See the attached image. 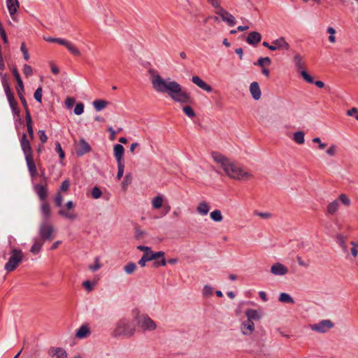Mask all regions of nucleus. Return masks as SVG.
Listing matches in <instances>:
<instances>
[{
  "label": "nucleus",
  "mask_w": 358,
  "mask_h": 358,
  "mask_svg": "<svg viewBox=\"0 0 358 358\" xmlns=\"http://www.w3.org/2000/svg\"><path fill=\"white\" fill-rule=\"evenodd\" d=\"M151 83L154 90L159 93H167L175 101L186 103L190 102L189 94L183 91L181 85L170 78L164 79L159 74L152 75Z\"/></svg>",
  "instance_id": "nucleus-1"
},
{
  "label": "nucleus",
  "mask_w": 358,
  "mask_h": 358,
  "mask_svg": "<svg viewBox=\"0 0 358 358\" xmlns=\"http://www.w3.org/2000/svg\"><path fill=\"white\" fill-rule=\"evenodd\" d=\"M213 160L223 169L226 176L231 179L245 180L252 178V174L243 166L234 162L230 159L218 152H213Z\"/></svg>",
  "instance_id": "nucleus-2"
},
{
  "label": "nucleus",
  "mask_w": 358,
  "mask_h": 358,
  "mask_svg": "<svg viewBox=\"0 0 358 358\" xmlns=\"http://www.w3.org/2000/svg\"><path fill=\"white\" fill-rule=\"evenodd\" d=\"M27 131L29 136L28 138L27 134L23 133L20 139V147L24 153V159L27 166L28 171L31 179H34L38 175L36 164L34 161L33 150L31 148L30 141L34 138V129L32 126L27 127Z\"/></svg>",
  "instance_id": "nucleus-3"
},
{
  "label": "nucleus",
  "mask_w": 358,
  "mask_h": 358,
  "mask_svg": "<svg viewBox=\"0 0 358 358\" xmlns=\"http://www.w3.org/2000/svg\"><path fill=\"white\" fill-rule=\"evenodd\" d=\"M55 228L48 221H43L38 227V237L33 238L34 243L30 248L32 254H38L46 241H51L55 238Z\"/></svg>",
  "instance_id": "nucleus-4"
},
{
  "label": "nucleus",
  "mask_w": 358,
  "mask_h": 358,
  "mask_svg": "<svg viewBox=\"0 0 358 358\" xmlns=\"http://www.w3.org/2000/svg\"><path fill=\"white\" fill-rule=\"evenodd\" d=\"M136 331L135 325L127 318H122L115 324L112 335L114 337H131Z\"/></svg>",
  "instance_id": "nucleus-5"
},
{
  "label": "nucleus",
  "mask_w": 358,
  "mask_h": 358,
  "mask_svg": "<svg viewBox=\"0 0 358 358\" xmlns=\"http://www.w3.org/2000/svg\"><path fill=\"white\" fill-rule=\"evenodd\" d=\"M24 254L21 250L12 248L8 261L5 264L4 268L7 272L14 271L22 262Z\"/></svg>",
  "instance_id": "nucleus-6"
},
{
  "label": "nucleus",
  "mask_w": 358,
  "mask_h": 358,
  "mask_svg": "<svg viewBox=\"0 0 358 358\" xmlns=\"http://www.w3.org/2000/svg\"><path fill=\"white\" fill-rule=\"evenodd\" d=\"M135 320L138 327L144 331H154L157 329L155 322L146 314L138 313L135 316Z\"/></svg>",
  "instance_id": "nucleus-7"
},
{
  "label": "nucleus",
  "mask_w": 358,
  "mask_h": 358,
  "mask_svg": "<svg viewBox=\"0 0 358 358\" xmlns=\"http://www.w3.org/2000/svg\"><path fill=\"white\" fill-rule=\"evenodd\" d=\"M44 40L47 42L50 43H57L59 45L65 46L68 50L75 56H80L81 55L80 51L71 42L60 38H53V37H44Z\"/></svg>",
  "instance_id": "nucleus-8"
},
{
  "label": "nucleus",
  "mask_w": 358,
  "mask_h": 358,
  "mask_svg": "<svg viewBox=\"0 0 358 358\" xmlns=\"http://www.w3.org/2000/svg\"><path fill=\"white\" fill-rule=\"evenodd\" d=\"M334 323L330 320H323L318 323L310 326L312 331L324 334L334 327Z\"/></svg>",
  "instance_id": "nucleus-9"
},
{
  "label": "nucleus",
  "mask_w": 358,
  "mask_h": 358,
  "mask_svg": "<svg viewBox=\"0 0 358 358\" xmlns=\"http://www.w3.org/2000/svg\"><path fill=\"white\" fill-rule=\"evenodd\" d=\"M215 13L218 15L222 20L226 22L228 26L233 27L236 24V21L234 16L222 6L215 10Z\"/></svg>",
  "instance_id": "nucleus-10"
},
{
  "label": "nucleus",
  "mask_w": 358,
  "mask_h": 358,
  "mask_svg": "<svg viewBox=\"0 0 358 358\" xmlns=\"http://www.w3.org/2000/svg\"><path fill=\"white\" fill-rule=\"evenodd\" d=\"M290 46L289 44L286 41L284 37H280L274 40L271 45V50L274 51L276 50H288Z\"/></svg>",
  "instance_id": "nucleus-11"
},
{
  "label": "nucleus",
  "mask_w": 358,
  "mask_h": 358,
  "mask_svg": "<svg viewBox=\"0 0 358 358\" xmlns=\"http://www.w3.org/2000/svg\"><path fill=\"white\" fill-rule=\"evenodd\" d=\"M48 354L50 357L54 358H68L66 351L60 347H50Z\"/></svg>",
  "instance_id": "nucleus-12"
},
{
  "label": "nucleus",
  "mask_w": 358,
  "mask_h": 358,
  "mask_svg": "<svg viewBox=\"0 0 358 358\" xmlns=\"http://www.w3.org/2000/svg\"><path fill=\"white\" fill-rule=\"evenodd\" d=\"M33 189L41 201H44L46 200V198L48 196V189L46 184H34L33 186Z\"/></svg>",
  "instance_id": "nucleus-13"
},
{
  "label": "nucleus",
  "mask_w": 358,
  "mask_h": 358,
  "mask_svg": "<svg viewBox=\"0 0 358 358\" xmlns=\"http://www.w3.org/2000/svg\"><path fill=\"white\" fill-rule=\"evenodd\" d=\"M271 272L275 275H284L287 273L288 269L282 264L277 262L271 266Z\"/></svg>",
  "instance_id": "nucleus-14"
},
{
  "label": "nucleus",
  "mask_w": 358,
  "mask_h": 358,
  "mask_svg": "<svg viewBox=\"0 0 358 358\" xmlns=\"http://www.w3.org/2000/svg\"><path fill=\"white\" fill-rule=\"evenodd\" d=\"M241 331L243 335L250 336L255 331L253 322L245 320L241 325Z\"/></svg>",
  "instance_id": "nucleus-15"
},
{
  "label": "nucleus",
  "mask_w": 358,
  "mask_h": 358,
  "mask_svg": "<svg viewBox=\"0 0 358 358\" xmlns=\"http://www.w3.org/2000/svg\"><path fill=\"white\" fill-rule=\"evenodd\" d=\"M335 240L345 254H348V238L341 234L336 235Z\"/></svg>",
  "instance_id": "nucleus-16"
},
{
  "label": "nucleus",
  "mask_w": 358,
  "mask_h": 358,
  "mask_svg": "<svg viewBox=\"0 0 358 358\" xmlns=\"http://www.w3.org/2000/svg\"><path fill=\"white\" fill-rule=\"evenodd\" d=\"M192 81L193 83L202 89L203 90L210 92L213 90L211 86L208 85L206 82H204L199 76H194L192 78Z\"/></svg>",
  "instance_id": "nucleus-17"
},
{
  "label": "nucleus",
  "mask_w": 358,
  "mask_h": 358,
  "mask_svg": "<svg viewBox=\"0 0 358 358\" xmlns=\"http://www.w3.org/2000/svg\"><path fill=\"white\" fill-rule=\"evenodd\" d=\"M114 157L117 163H124L123 156L124 154V148L120 144H115L113 147Z\"/></svg>",
  "instance_id": "nucleus-18"
},
{
  "label": "nucleus",
  "mask_w": 358,
  "mask_h": 358,
  "mask_svg": "<svg viewBox=\"0 0 358 358\" xmlns=\"http://www.w3.org/2000/svg\"><path fill=\"white\" fill-rule=\"evenodd\" d=\"M250 92L252 96V98L257 101L260 99L262 96V92L257 82H252L250 85Z\"/></svg>",
  "instance_id": "nucleus-19"
},
{
  "label": "nucleus",
  "mask_w": 358,
  "mask_h": 358,
  "mask_svg": "<svg viewBox=\"0 0 358 358\" xmlns=\"http://www.w3.org/2000/svg\"><path fill=\"white\" fill-rule=\"evenodd\" d=\"M6 96L7 97L9 106L12 110V112L15 116H19L20 115V110L17 109V103L15 100L14 95L13 92L7 93L6 94Z\"/></svg>",
  "instance_id": "nucleus-20"
},
{
  "label": "nucleus",
  "mask_w": 358,
  "mask_h": 358,
  "mask_svg": "<svg viewBox=\"0 0 358 358\" xmlns=\"http://www.w3.org/2000/svg\"><path fill=\"white\" fill-rule=\"evenodd\" d=\"M262 40L261 34L257 31H252L248 34L246 41L248 44L255 46Z\"/></svg>",
  "instance_id": "nucleus-21"
},
{
  "label": "nucleus",
  "mask_w": 358,
  "mask_h": 358,
  "mask_svg": "<svg viewBox=\"0 0 358 358\" xmlns=\"http://www.w3.org/2000/svg\"><path fill=\"white\" fill-rule=\"evenodd\" d=\"M78 146L79 148L77 150L76 153L79 156H83L91 150L90 144L84 138L80 140Z\"/></svg>",
  "instance_id": "nucleus-22"
},
{
  "label": "nucleus",
  "mask_w": 358,
  "mask_h": 358,
  "mask_svg": "<svg viewBox=\"0 0 358 358\" xmlns=\"http://www.w3.org/2000/svg\"><path fill=\"white\" fill-rule=\"evenodd\" d=\"M245 316L247 320L253 322L254 320H259L262 317V313L255 309H248L245 310Z\"/></svg>",
  "instance_id": "nucleus-23"
},
{
  "label": "nucleus",
  "mask_w": 358,
  "mask_h": 358,
  "mask_svg": "<svg viewBox=\"0 0 358 358\" xmlns=\"http://www.w3.org/2000/svg\"><path fill=\"white\" fill-rule=\"evenodd\" d=\"M6 6L8 8V12L14 19L13 16L16 13L17 8H19V2L17 0H6Z\"/></svg>",
  "instance_id": "nucleus-24"
},
{
  "label": "nucleus",
  "mask_w": 358,
  "mask_h": 358,
  "mask_svg": "<svg viewBox=\"0 0 358 358\" xmlns=\"http://www.w3.org/2000/svg\"><path fill=\"white\" fill-rule=\"evenodd\" d=\"M12 73L16 80V83H17V86L16 87L17 93H18V92H24V84L22 80L21 79L20 73L15 67L12 69Z\"/></svg>",
  "instance_id": "nucleus-25"
},
{
  "label": "nucleus",
  "mask_w": 358,
  "mask_h": 358,
  "mask_svg": "<svg viewBox=\"0 0 358 358\" xmlns=\"http://www.w3.org/2000/svg\"><path fill=\"white\" fill-rule=\"evenodd\" d=\"M40 209L44 218L43 221H48L51 215L50 205L45 201H42Z\"/></svg>",
  "instance_id": "nucleus-26"
},
{
  "label": "nucleus",
  "mask_w": 358,
  "mask_h": 358,
  "mask_svg": "<svg viewBox=\"0 0 358 358\" xmlns=\"http://www.w3.org/2000/svg\"><path fill=\"white\" fill-rule=\"evenodd\" d=\"M209 210L210 206L205 201L200 202L196 207L197 213L203 216L206 215Z\"/></svg>",
  "instance_id": "nucleus-27"
},
{
  "label": "nucleus",
  "mask_w": 358,
  "mask_h": 358,
  "mask_svg": "<svg viewBox=\"0 0 358 358\" xmlns=\"http://www.w3.org/2000/svg\"><path fill=\"white\" fill-rule=\"evenodd\" d=\"M339 208V201L338 200H334L329 203L327 207V213L329 215L335 214Z\"/></svg>",
  "instance_id": "nucleus-28"
},
{
  "label": "nucleus",
  "mask_w": 358,
  "mask_h": 358,
  "mask_svg": "<svg viewBox=\"0 0 358 358\" xmlns=\"http://www.w3.org/2000/svg\"><path fill=\"white\" fill-rule=\"evenodd\" d=\"M164 202V197L162 195H157L155 196L152 201V206L153 209L157 210L162 207Z\"/></svg>",
  "instance_id": "nucleus-29"
},
{
  "label": "nucleus",
  "mask_w": 358,
  "mask_h": 358,
  "mask_svg": "<svg viewBox=\"0 0 358 358\" xmlns=\"http://www.w3.org/2000/svg\"><path fill=\"white\" fill-rule=\"evenodd\" d=\"M90 334V329L86 325H82L77 329L76 336L79 338H86Z\"/></svg>",
  "instance_id": "nucleus-30"
},
{
  "label": "nucleus",
  "mask_w": 358,
  "mask_h": 358,
  "mask_svg": "<svg viewBox=\"0 0 358 358\" xmlns=\"http://www.w3.org/2000/svg\"><path fill=\"white\" fill-rule=\"evenodd\" d=\"M278 300L280 302L285 303H294V300L293 299V298L289 294L285 292L280 294Z\"/></svg>",
  "instance_id": "nucleus-31"
},
{
  "label": "nucleus",
  "mask_w": 358,
  "mask_h": 358,
  "mask_svg": "<svg viewBox=\"0 0 358 358\" xmlns=\"http://www.w3.org/2000/svg\"><path fill=\"white\" fill-rule=\"evenodd\" d=\"M0 77L1 80V83L3 85V87L5 91V94L12 92L9 83L8 82L7 76L6 74H3V73L0 72Z\"/></svg>",
  "instance_id": "nucleus-32"
},
{
  "label": "nucleus",
  "mask_w": 358,
  "mask_h": 358,
  "mask_svg": "<svg viewBox=\"0 0 358 358\" xmlns=\"http://www.w3.org/2000/svg\"><path fill=\"white\" fill-rule=\"evenodd\" d=\"M305 134L302 131H299L293 134V140L299 145H301L304 143L305 138H304Z\"/></svg>",
  "instance_id": "nucleus-33"
},
{
  "label": "nucleus",
  "mask_w": 358,
  "mask_h": 358,
  "mask_svg": "<svg viewBox=\"0 0 358 358\" xmlns=\"http://www.w3.org/2000/svg\"><path fill=\"white\" fill-rule=\"evenodd\" d=\"M210 217L214 222H220L223 220V216L220 210H215L210 213Z\"/></svg>",
  "instance_id": "nucleus-34"
},
{
  "label": "nucleus",
  "mask_w": 358,
  "mask_h": 358,
  "mask_svg": "<svg viewBox=\"0 0 358 358\" xmlns=\"http://www.w3.org/2000/svg\"><path fill=\"white\" fill-rule=\"evenodd\" d=\"M108 102L104 100L97 99L93 101V106L97 111H101L106 107Z\"/></svg>",
  "instance_id": "nucleus-35"
},
{
  "label": "nucleus",
  "mask_w": 358,
  "mask_h": 358,
  "mask_svg": "<svg viewBox=\"0 0 358 358\" xmlns=\"http://www.w3.org/2000/svg\"><path fill=\"white\" fill-rule=\"evenodd\" d=\"M58 214L68 220H75L77 217L76 213L66 212L64 209L59 210Z\"/></svg>",
  "instance_id": "nucleus-36"
},
{
  "label": "nucleus",
  "mask_w": 358,
  "mask_h": 358,
  "mask_svg": "<svg viewBox=\"0 0 358 358\" xmlns=\"http://www.w3.org/2000/svg\"><path fill=\"white\" fill-rule=\"evenodd\" d=\"M271 62V60L269 57H259L257 62L254 63V65L263 68L264 65H270Z\"/></svg>",
  "instance_id": "nucleus-37"
},
{
  "label": "nucleus",
  "mask_w": 358,
  "mask_h": 358,
  "mask_svg": "<svg viewBox=\"0 0 358 358\" xmlns=\"http://www.w3.org/2000/svg\"><path fill=\"white\" fill-rule=\"evenodd\" d=\"M101 267V264H100L99 257H96L94 259V264L93 265L89 266V269L92 272H95L100 269Z\"/></svg>",
  "instance_id": "nucleus-38"
},
{
  "label": "nucleus",
  "mask_w": 358,
  "mask_h": 358,
  "mask_svg": "<svg viewBox=\"0 0 358 358\" xmlns=\"http://www.w3.org/2000/svg\"><path fill=\"white\" fill-rule=\"evenodd\" d=\"M338 201L346 206H349L351 204L350 198L345 194H341Z\"/></svg>",
  "instance_id": "nucleus-39"
},
{
  "label": "nucleus",
  "mask_w": 358,
  "mask_h": 358,
  "mask_svg": "<svg viewBox=\"0 0 358 358\" xmlns=\"http://www.w3.org/2000/svg\"><path fill=\"white\" fill-rule=\"evenodd\" d=\"M136 268V265L134 263L130 262L125 265V266L124 267V271L127 274H131L132 273H134Z\"/></svg>",
  "instance_id": "nucleus-40"
},
{
  "label": "nucleus",
  "mask_w": 358,
  "mask_h": 358,
  "mask_svg": "<svg viewBox=\"0 0 358 358\" xmlns=\"http://www.w3.org/2000/svg\"><path fill=\"white\" fill-rule=\"evenodd\" d=\"M84 104L83 103H78L73 110V112L76 115H80L84 112Z\"/></svg>",
  "instance_id": "nucleus-41"
},
{
  "label": "nucleus",
  "mask_w": 358,
  "mask_h": 358,
  "mask_svg": "<svg viewBox=\"0 0 358 358\" xmlns=\"http://www.w3.org/2000/svg\"><path fill=\"white\" fill-rule=\"evenodd\" d=\"M117 180H120L124 174V163H117Z\"/></svg>",
  "instance_id": "nucleus-42"
},
{
  "label": "nucleus",
  "mask_w": 358,
  "mask_h": 358,
  "mask_svg": "<svg viewBox=\"0 0 358 358\" xmlns=\"http://www.w3.org/2000/svg\"><path fill=\"white\" fill-rule=\"evenodd\" d=\"M91 194H92V196L94 199H97L101 196L102 192L98 187H94L92 189Z\"/></svg>",
  "instance_id": "nucleus-43"
},
{
  "label": "nucleus",
  "mask_w": 358,
  "mask_h": 358,
  "mask_svg": "<svg viewBox=\"0 0 358 358\" xmlns=\"http://www.w3.org/2000/svg\"><path fill=\"white\" fill-rule=\"evenodd\" d=\"M327 33L329 34V40L331 43H334L336 42V38L334 34H336V30L331 27H329L327 28Z\"/></svg>",
  "instance_id": "nucleus-44"
},
{
  "label": "nucleus",
  "mask_w": 358,
  "mask_h": 358,
  "mask_svg": "<svg viewBox=\"0 0 358 358\" xmlns=\"http://www.w3.org/2000/svg\"><path fill=\"white\" fill-rule=\"evenodd\" d=\"M294 59L297 69H302L303 67V63L301 56L299 55H296L294 57Z\"/></svg>",
  "instance_id": "nucleus-45"
},
{
  "label": "nucleus",
  "mask_w": 358,
  "mask_h": 358,
  "mask_svg": "<svg viewBox=\"0 0 358 358\" xmlns=\"http://www.w3.org/2000/svg\"><path fill=\"white\" fill-rule=\"evenodd\" d=\"M203 295L206 297L210 296L213 293L212 287L209 285H205L202 290Z\"/></svg>",
  "instance_id": "nucleus-46"
},
{
  "label": "nucleus",
  "mask_w": 358,
  "mask_h": 358,
  "mask_svg": "<svg viewBox=\"0 0 358 358\" xmlns=\"http://www.w3.org/2000/svg\"><path fill=\"white\" fill-rule=\"evenodd\" d=\"M42 92H43L42 87H39L38 88L36 89V90L35 91V92L34 94V99L38 103H41L42 102Z\"/></svg>",
  "instance_id": "nucleus-47"
},
{
  "label": "nucleus",
  "mask_w": 358,
  "mask_h": 358,
  "mask_svg": "<svg viewBox=\"0 0 358 358\" xmlns=\"http://www.w3.org/2000/svg\"><path fill=\"white\" fill-rule=\"evenodd\" d=\"M182 110L185 113V115H187L189 117H194L195 116L194 111L189 106H184Z\"/></svg>",
  "instance_id": "nucleus-48"
},
{
  "label": "nucleus",
  "mask_w": 358,
  "mask_h": 358,
  "mask_svg": "<svg viewBox=\"0 0 358 358\" xmlns=\"http://www.w3.org/2000/svg\"><path fill=\"white\" fill-rule=\"evenodd\" d=\"M23 93L24 92H18L17 93V95L21 101V103L25 110V113H27V111H29V109H28V106H27V101H26V99L23 95Z\"/></svg>",
  "instance_id": "nucleus-49"
},
{
  "label": "nucleus",
  "mask_w": 358,
  "mask_h": 358,
  "mask_svg": "<svg viewBox=\"0 0 358 358\" xmlns=\"http://www.w3.org/2000/svg\"><path fill=\"white\" fill-rule=\"evenodd\" d=\"M55 151L59 154L60 159L64 158V152L63 151L61 144L59 142L55 143Z\"/></svg>",
  "instance_id": "nucleus-50"
},
{
  "label": "nucleus",
  "mask_w": 358,
  "mask_h": 358,
  "mask_svg": "<svg viewBox=\"0 0 358 358\" xmlns=\"http://www.w3.org/2000/svg\"><path fill=\"white\" fill-rule=\"evenodd\" d=\"M22 71H23V73L27 77L31 76L33 73L32 68L31 67V66H29L28 64L24 65Z\"/></svg>",
  "instance_id": "nucleus-51"
},
{
  "label": "nucleus",
  "mask_w": 358,
  "mask_h": 358,
  "mask_svg": "<svg viewBox=\"0 0 358 358\" xmlns=\"http://www.w3.org/2000/svg\"><path fill=\"white\" fill-rule=\"evenodd\" d=\"M303 78L308 83H313L314 80L313 78L304 70L301 72Z\"/></svg>",
  "instance_id": "nucleus-52"
},
{
  "label": "nucleus",
  "mask_w": 358,
  "mask_h": 358,
  "mask_svg": "<svg viewBox=\"0 0 358 358\" xmlns=\"http://www.w3.org/2000/svg\"><path fill=\"white\" fill-rule=\"evenodd\" d=\"M131 182V176L130 173L127 174L122 181V187L125 189L127 187Z\"/></svg>",
  "instance_id": "nucleus-53"
},
{
  "label": "nucleus",
  "mask_w": 358,
  "mask_h": 358,
  "mask_svg": "<svg viewBox=\"0 0 358 358\" xmlns=\"http://www.w3.org/2000/svg\"><path fill=\"white\" fill-rule=\"evenodd\" d=\"M20 50H21V52H22V54H23L24 59L26 61H28V60L29 59V53H28V50H27V49L26 48V46H25L24 43H22L21 44Z\"/></svg>",
  "instance_id": "nucleus-54"
},
{
  "label": "nucleus",
  "mask_w": 358,
  "mask_h": 358,
  "mask_svg": "<svg viewBox=\"0 0 358 358\" xmlns=\"http://www.w3.org/2000/svg\"><path fill=\"white\" fill-rule=\"evenodd\" d=\"M62 201H63V196H62L60 192H58L56 194L55 198V205L57 207H61L62 204Z\"/></svg>",
  "instance_id": "nucleus-55"
},
{
  "label": "nucleus",
  "mask_w": 358,
  "mask_h": 358,
  "mask_svg": "<svg viewBox=\"0 0 358 358\" xmlns=\"http://www.w3.org/2000/svg\"><path fill=\"white\" fill-rule=\"evenodd\" d=\"M337 152V146L331 145L326 151L327 154L329 156H334Z\"/></svg>",
  "instance_id": "nucleus-56"
},
{
  "label": "nucleus",
  "mask_w": 358,
  "mask_h": 358,
  "mask_svg": "<svg viewBox=\"0 0 358 358\" xmlns=\"http://www.w3.org/2000/svg\"><path fill=\"white\" fill-rule=\"evenodd\" d=\"M38 136H39V138H40V141L43 143H45L47 142V140H48V136L47 135L45 134V132L44 130H39L38 132Z\"/></svg>",
  "instance_id": "nucleus-57"
},
{
  "label": "nucleus",
  "mask_w": 358,
  "mask_h": 358,
  "mask_svg": "<svg viewBox=\"0 0 358 358\" xmlns=\"http://www.w3.org/2000/svg\"><path fill=\"white\" fill-rule=\"evenodd\" d=\"M143 257L148 261L154 260L153 258V251L150 249L146 252H144Z\"/></svg>",
  "instance_id": "nucleus-58"
},
{
  "label": "nucleus",
  "mask_w": 358,
  "mask_h": 358,
  "mask_svg": "<svg viewBox=\"0 0 358 358\" xmlns=\"http://www.w3.org/2000/svg\"><path fill=\"white\" fill-rule=\"evenodd\" d=\"M83 285L87 292H91L93 289V286L94 285V283L91 282L89 280L83 282Z\"/></svg>",
  "instance_id": "nucleus-59"
},
{
  "label": "nucleus",
  "mask_w": 358,
  "mask_h": 358,
  "mask_svg": "<svg viewBox=\"0 0 358 358\" xmlns=\"http://www.w3.org/2000/svg\"><path fill=\"white\" fill-rule=\"evenodd\" d=\"M70 186V182L68 180H65L62 182L61 187H60V191L66 192L69 189Z\"/></svg>",
  "instance_id": "nucleus-60"
},
{
  "label": "nucleus",
  "mask_w": 358,
  "mask_h": 358,
  "mask_svg": "<svg viewBox=\"0 0 358 358\" xmlns=\"http://www.w3.org/2000/svg\"><path fill=\"white\" fill-rule=\"evenodd\" d=\"M255 214L262 218H264V219H269L271 217V214L268 212H264V213L255 212Z\"/></svg>",
  "instance_id": "nucleus-61"
},
{
  "label": "nucleus",
  "mask_w": 358,
  "mask_h": 358,
  "mask_svg": "<svg viewBox=\"0 0 358 358\" xmlns=\"http://www.w3.org/2000/svg\"><path fill=\"white\" fill-rule=\"evenodd\" d=\"M313 142L318 143L319 148L321 150L324 149L327 146L326 143H322L319 137L314 138L313 139Z\"/></svg>",
  "instance_id": "nucleus-62"
},
{
  "label": "nucleus",
  "mask_w": 358,
  "mask_h": 358,
  "mask_svg": "<svg viewBox=\"0 0 358 358\" xmlns=\"http://www.w3.org/2000/svg\"><path fill=\"white\" fill-rule=\"evenodd\" d=\"M208 2L216 10L221 6L220 0H208Z\"/></svg>",
  "instance_id": "nucleus-63"
},
{
  "label": "nucleus",
  "mask_w": 358,
  "mask_h": 358,
  "mask_svg": "<svg viewBox=\"0 0 358 358\" xmlns=\"http://www.w3.org/2000/svg\"><path fill=\"white\" fill-rule=\"evenodd\" d=\"M166 261L165 259V258H162L160 261H157L154 263V266L155 267H158V266H166Z\"/></svg>",
  "instance_id": "nucleus-64"
}]
</instances>
